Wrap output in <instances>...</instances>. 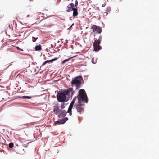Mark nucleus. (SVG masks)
I'll return each instance as SVG.
<instances>
[{
	"label": "nucleus",
	"instance_id": "obj_19",
	"mask_svg": "<svg viewBox=\"0 0 159 159\" xmlns=\"http://www.w3.org/2000/svg\"><path fill=\"white\" fill-rule=\"evenodd\" d=\"M111 8L110 7H107V10H106V11L109 12L111 11Z\"/></svg>",
	"mask_w": 159,
	"mask_h": 159
},
{
	"label": "nucleus",
	"instance_id": "obj_1",
	"mask_svg": "<svg viewBox=\"0 0 159 159\" xmlns=\"http://www.w3.org/2000/svg\"><path fill=\"white\" fill-rule=\"evenodd\" d=\"M77 98L78 100V103L75 105L74 107H75L77 112L80 114L84 112V107L83 102L86 103L88 102V97L84 89H81L79 90Z\"/></svg>",
	"mask_w": 159,
	"mask_h": 159
},
{
	"label": "nucleus",
	"instance_id": "obj_32",
	"mask_svg": "<svg viewBox=\"0 0 159 159\" xmlns=\"http://www.w3.org/2000/svg\"><path fill=\"white\" fill-rule=\"evenodd\" d=\"M108 14V13H107V12H106V15L107 16V15Z\"/></svg>",
	"mask_w": 159,
	"mask_h": 159
},
{
	"label": "nucleus",
	"instance_id": "obj_13",
	"mask_svg": "<svg viewBox=\"0 0 159 159\" xmlns=\"http://www.w3.org/2000/svg\"><path fill=\"white\" fill-rule=\"evenodd\" d=\"M56 60V59H52L51 60H47L43 63L42 65V66H43L45 65L47 63H49L50 62H52Z\"/></svg>",
	"mask_w": 159,
	"mask_h": 159
},
{
	"label": "nucleus",
	"instance_id": "obj_25",
	"mask_svg": "<svg viewBox=\"0 0 159 159\" xmlns=\"http://www.w3.org/2000/svg\"><path fill=\"white\" fill-rule=\"evenodd\" d=\"M94 31V30H93V32ZM95 31H97L96 33H97L98 34H100L102 32V30H95Z\"/></svg>",
	"mask_w": 159,
	"mask_h": 159
},
{
	"label": "nucleus",
	"instance_id": "obj_3",
	"mask_svg": "<svg viewBox=\"0 0 159 159\" xmlns=\"http://www.w3.org/2000/svg\"><path fill=\"white\" fill-rule=\"evenodd\" d=\"M102 38L100 37L98 40H96L93 43L94 50L98 51L102 49V47L99 45L101 41Z\"/></svg>",
	"mask_w": 159,
	"mask_h": 159
},
{
	"label": "nucleus",
	"instance_id": "obj_35",
	"mask_svg": "<svg viewBox=\"0 0 159 159\" xmlns=\"http://www.w3.org/2000/svg\"><path fill=\"white\" fill-rule=\"evenodd\" d=\"M83 31H82V33H81L82 34H83Z\"/></svg>",
	"mask_w": 159,
	"mask_h": 159
},
{
	"label": "nucleus",
	"instance_id": "obj_37",
	"mask_svg": "<svg viewBox=\"0 0 159 159\" xmlns=\"http://www.w3.org/2000/svg\"><path fill=\"white\" fill-rule=\"evenodd\" d=\"M30 1H32V0H30Z\"/></svg>",
	"mask_w": 159,
	"mask_h": 159
},
{
	"label": "nucleus",
	"instance_id": "obj_7",
	"mask_svg": "<svg viewBox=\"0 0 159 159\" xmlns=\"http://www.w3.org/2000/svg\"><path fill=\"white\" fill-rule=\"evenodd\" d=\"M68 120V118L67 117H64L63 118L58 120L57 121L55 122L54 125H57L59 124H63L65 123Z\"/></svg>",
	"mask_w": 159,
	"mask_h": 159
},
{
	"label": "nucleus",
	"instance_id": "obj_18",
	"mask_svg": "<svg viewBox=\"0 0 159 159\" xmlns=\"http://www.w3.org/2000/svg\"><path fill=\"white\" fill-rule=\"evenodd\" d=\"M74 57H71L68 59H65L64 60H63L62 62V64H64L66 62H67L69 60H70V59L73 58Z\"/></svg>",
	"mask_w": 159,
	"mask_h": 159
},
{
	"label": "nucleus",
	"instance_id": "obj_11",
	"mask_svg": "<svg viewBox=\"0 0 159 159\" xmlns=\"http://www.w3.org/2000/svg\"><path fill=\"white\" fill-rule=\"evenodd\" d=\"M73 17H75L78 15V13L77 12V8H73Z\"/></svg>",
	"mask_w": 159,
	"mask_h": 159
},
{
	"label": "nucleus",
	"instance_id": "obj_6",
	"mask_svg": "<svg viewBox=\"0 0 159 159\" xmlns=\"http://www.w3.org/2000/svg\"><path fill=\"white\" fill-rule=\"evenodd\" d=\"M76 97H75L73 99L72 101H71V103L70 104V105L67 111V112L69 113V115L70 116H71L72 115V111L71 110L73 107V105L74 104L76 100Z\"/></svg>",
	"mask_w": 159,
	"mask_h": 159
},
{
	"label": "nucleus",
	"instance_id": "obj_4",
	"mask_svg": "<svg viewBox=\"0 0 159 159\" xmlns=\"http://www.w3.org/2000/svg\"><path fill=\"white\" fill-rule=\"evenodd\" d=\"M66 94L64 92L59 93L57 94V100L60 102H62L65 101L66 98Z\"/></svg>",
	"mask_w": 159,
	"mask_h": 159
},
{
	"label": "nucleus",
	"instance_id": "obj_22",
	"mask_svg": "<svg viewBox=\"0 0 159 159\" xmlns=\"http://www.w3.org/2000/svg\"><path fill=\"white\" fill-rule=\"evenodd\" d=\"M69 5H70V7L72 8H74V7L75 6V5L73 3H70L69 4Z\"/></svg>",
	"mask_w": 159,
	"mask_h": 159
},
{
	"label": "nucleus",
	"instance_id": "obj_27",
	"mask_svg": "<svg viewBox=\"0 0 159 159\" xmlns=\"http://www.w3.org/2000/svg\"><path fill=\"white\" fill-rule=\"evenodd\" d=\"M53 47V45L52 44H51L50 45V47H49V48H52Z\"/></svg>",
	"mask_w": 159,
	"mask_h": 159
},
{
	"label": "nucleus",
	"instance_id": "obj_9",
	"mask_svg": "<svg viewBox=\"0 0 159 159\" xmlns=\"http://www.w3.org/2000/svg\"><path fill=\"white\" fill-rule=\"evenodd\" d=\"M53 110L54 113L57 115L59 112L60 109L58 107L54 106Z\"/></svg>",
	"mask_w": 159,
	"mask_h": 159
},
{
	"label": "nucleus",
	"instance_id": "obj_29",
	"mask_svg": "<svg viewBox=\"0 0 159 159\" xmlns=\"http://www.w3.org/2000/svg\"><path fill=\"white\" fill-rule=\"evenodd\" d=\"M54 26V25H50L49 26V27H52V26Z\"/></svg>",
	"mask_w": 159,
	"mask_h": 159
},
{
	"label": "nucleus",
	"instance_id": "obj_16",
	"mask_svg": "<svg viewBox=\"0 0 159 159\" xmlns=\"http://www.w3.org/2000/svg\"><path fill=\"white\" fill-rule=\"evenodd\" d=\"M91 61L93 64H95L97 61V59L96 58L93 57Z\"/></svg>",
	"mask_w": 159,
	"mask_h": 159
},
{
	"label": "nucleus",
	"instance_id": "obj_28",
	"mask_svg": "<svg viewBox=\"0 0 159 159\" xmlns=\"http://www.w3.org/2000/svg\"><path fill=\"white\" fill-rule=\"evenodd\" d=\"M105 5H106V4L105 3H104L102 5V7H105Z\"/></svg>",
	"mask_w": 159,
	"mask_h": 159
},
{
	"label": "nucleus",
	"instance_id": "obj_20",
	"mask_svg": "<svg viewBox=\"0 0 159 159\" xmlns=\"http://www.w3.org/2000/svg\"><path fill=\"white\" fill-rule=\"evenodd\" d=\"M13 143H11L9 144V148H11L13 147Z\"/></svg>",
	"mask_w": 159,
	"mask_h": 159
},
{
	"label": "nucleus",
	"instance_id": "obj_36",
	"mask_svg": "<svg viewBox=\"0 0 159 159\" xmlns=\"http://www.w3.org/2000/svg\"><path fill=\"white\" fill-rule=\"evenodd\" d=\"M30 1H32V0H30Z\"/></svg>",
	"mask_w": 159,
	"mask_h": 159
},
{
	"label": "nucleus",
	"instance_id": "obj_8",
	"mask_svg": "<svg viewBox=\"0 0 159 159\" xmlns=\"http://www.w3.org/2000/svg\"><path fill=\"white\" fill-rule=\"evenodd\" d=\"M67 112L65 110L61 111L59 114L58 115V117L60 118L64 117L66 115Z\"/></svg>",
	"mask_w": 159,
	"mask_h": 159
},
{
	"label": "nucleus",
	"instance_id": "obj_2",
	"mask_svg": "<svg viewBox=\"0 0 159 159\" xmlns=\"http://www.w3.org/2000/svg\"><path fill=\"white\" fill-rule=\"evenodd\" d=\"M80 77H77L72 80L71 81V85L72 87L75 86V89H79L80 87L81 82Z\"/></svg>",
	"mask_w": 159,
	"mask_h": 159
},
{
	"label": "nucleus",
	"instance_id": "obj_33",
	"mask_svg": "<svg viewBox=\"0 0 159 159\" xmlns=\"http://www.w3.org/2000/svg\"><path fill=\"white\" fill-rule=\"evenodd\" d=\"M6 30L5 31V32L6 33V34H7V32H6Z\"/></svg>",
	"mask_w": 159,
	"mask_h": 159
},
{
	"label": "nucleus",
	"instance_id": "obj_12",
	"mask_svg": "<svg viewBox=\"0 0 159 159\" xmlns=\"http://www.w3.org/2000/svg\"><path fill=\"white\" fill-rule=\"evenodd\" d=\"M74 8H72L71 7H70V5H68L67 6L66 8V11L67 12H69L72 11Z\"/></svg>",
	"mask_w": 159,
	"mask_h": 159
},
{
	"label": "nucleus",
	"instance_id": "obj_31",
	"mask_svg": "<svg viewBox=\"0 0 159 159\" xmlns=\"http://www.w3.org/2000/svg\"><path fill=\"white\" fill-rule=\"evenodd\" d=\"M30 16V15H28L27 16V17H28Z\"/></svg>",
	"mask_w": 159,
	"mask_h": 159
},
{
	"label": "nucleus",
	"instance_id": "obj_23",
	"mask_svg": "<svg viewBox=\"0 0 159 159\" xmlns=\"http://www.w3.org/2000/svg\"><path fill=\"white\" fill-rule=\"evenodd\" d=\"M65 107V106L64 104H61V109H63Z\"/></svg>",
	"mask_w": 159,
	"mask_h": 159
},
{
	"label": "nucleus",
	"instance_id": "obj_26",
	"mask_svg": "<svg viewBox=\"0 0 159 159\" xmlns=\"http://www.w3.org/2000/svg\"><path fill=\"white\" fill-rule=\"evenodd\" d=\"M17 49L18 50H21V51H23V50L22 49L20 48L19 47H16Z\"/></svg>",
	"mask_w": 159,
	"mask_h": 159
},
{
	"label": "nucleus",
	"instance_id": "obj_14",
	"mask_svg": "<svg viewBox=\"0 0 159 159\" xmlns=\"http://www.w3.org/2000/svg\"><path fill=\"white\" fill-rule=\"evenodd\" d=\"M41 49V46L40 44L39 45L36 46L35 47V50L36 51H39Z\"/></svg>",
	"mask_w": 159,
	"mask_h": 159
},
{
	"label": "nucleus",
	"instance_id": "obj_24",
	"mask_svg": "<svg viewBox=\"0 0 159 159\" xmlns=\"http://www.w3.org/2000/svg\"><path fill=\"white\" fill-rule=\"evenodd\" d=\"M78 5V1L77 0H76L75 1V7H76L77 5Z\"/></svg>",
	"mask_w": 159,
	"mask_h": 159
},
{
	"label": "nucleus",
	"instance_id": "obj_17",
	"mask_svg": "<svg viewBox=\"0 0 159 159\" xmlns=\"http://www.w3.org/2000/svg\"><path fill=\"white\" fill-rule=\"evenodd\" d=\"M21 98L23 99H30L31 98V97L28 96H23Z\"/></svg>",
	"mask_w": 159,
	"mask_h": 159
},
{
	"label": "nucleus",
	"instance_id": "obj_10",
	"mask_svg": "<svg viewBox=\"0 0 159 159\" xmlns=\"http://www.w3.org/2000/svg\"><path fill=\"white\" fill-rule=\"evenodd\" d=\"M91 29L93 30H102V28L100 26H97L95 25H93L91 27Z\"/></svg>",
	"mask_w": 159,
	"mask_h": 159
},
{
	"label": "nucleus",
	"instance_id": "obj_21",
	"mask_svg": "<svg viewBox=\"0 0 159 159\" xmlns=\"http://www.w3.org/2000/svg\"><path fill=\"white\" fill-rule=\"evenodd\" d=\"M38 39V38H35L34 37H32V41L33 42H35L36 41V40Z\"/></svg>",
	"mask_w": 159,
	"mask_h": 159
},
{
	"label": "nucleus",
	"instance_id": "obj_30",
	"mask_svg": "<svg viewBox=\"0 0 159 159\" xmlns=\"http://www.w3.org/2000/svg\"><path fill=\"white\" fill-rule=\"evenodd\" d=\"M73 25H74V24H72V25H71V26L70 28H69L68 29V30L69 29H70V27H71V26H72Z\"/></svg>",
	"mask_w": 159,
	"mask_h": 159
},
{
	"label": "nucleus",
	"instance_id": "obj_15",
	"mask_svg": "<svg viewBox=\"0 0 159 159\" xmlns=\"http://www.w3.org/2000/svg\"><path fill=\"white\" fill-rule=\"evenodd\" d=\"M11 29L10 26L9 24L6 25L5 27V30H8Z\"/></svg>",
	"mask_w": 159,
	"mask_h": 159
},
{
	"label": "nucleus",
	"instance_id": "obj_34",
	"mask_svg": "<svg viewBox=\"0 0 159 159\" xmlns=\"http://www.w3.org/2000/svg\"><path fill=\"white\" fill-rule=\"evenodd\" d=\"M86 35L87 34H86V33H85Z\"/></svg>",
	"mask_w": 159,
	"mask_h": 159
},
{
	"label": "nucleus",
	"instance_id": "obj_5",
	"mask_svg": "<svg viewBox=\"0 0 159 159\" xmlns=\"http://www.w3.org/2000/svg\"><path fill=\"white\" fill-rule=\"evenodd\" d=\"M76 90L75 89L74 90L73 87H72L71 88H69L67 90H65L64 92L66 95L69 96L70 95L72 96Z\"/></svg>",
	"mask_w": 159,
	"mask_h": 159
}]
</instances>
